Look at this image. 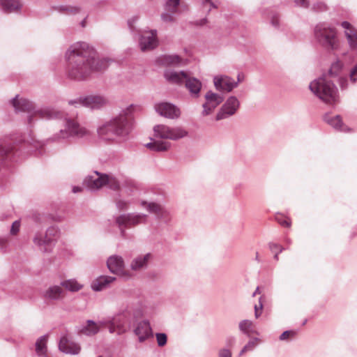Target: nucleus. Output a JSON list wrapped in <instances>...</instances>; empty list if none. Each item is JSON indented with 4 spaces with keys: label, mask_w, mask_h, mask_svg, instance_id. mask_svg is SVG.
<instances>
[{
    "label": "nucleus",
    "mask_w": 357,
    "mask_h": 357,
    "mask_svg": "<svg viewBox=\"0 0 357 357\" xmlns=\"http://www.w3.org/2000/svg\"><path fill=\"white\" fill-rule=\"evenodd\" d=\"M66 58L68 77L77 81L85 80L93 73L106 70L110 62L107 58H99L96 50L84 42L72 45Z\"/></svg>",
    "instance_id": "f257e3e1"
},
{
    "label": "nucleus",
    "mask_w": 357,
    "mask_h": 357,
    "mask_svg": "<svg viewBox=\"0 0 357 357\" xmlns=\"http://www.w3.org/2000/svg\"><path fill=\"white\" fill-rule=\"evenodd\" d=\"M132 110L133 105H131L122 110L117 116L98 126V136L102 140L112 142L125 140L132 130Z\"/></svg>",
    "instance_id": "f03ea898"
},
{
    "label": "nucleus",
    "mask_w": 357,
    "mask_h": 357,
    "mask_svg": "<svg viewBox=\"0 0 357 357\" xmlns=\"http://www.w3.org/2000/svg\"><path fill=\"white\" fill-rule=\"evenodd\" d=\"M153 139L145 146L147 149L157 152L166 151L171 143L160 139L178 140L188 135V132L181 127H169L166 125H156L153 128Z\"/></svg>",
    "instance_id": "7ed1b4c3"
},
{
    "label": "nucleus",
    "mask_w": 357,
    "mask_h": 357,
    "mask_svg": "<svg viewBox=\"0 0 357 357\" xmlns=\"http://www.w3.org/2000/svg\"><path fill=\"white\" fill-rule=\"evenodd\" d=\"M142 315L143 307L139 302V306H135V303H130L112 319L103 321H107L105 327L108 328L110 333L122 335L127 331V324L140 318Z\"/></svg>",
    "instance_id": "20e7f679"
},
{
    "label": "nucleus",
    "mask_w": 357,
    "mask_h": 357,
    "mask_svg": "<svg viewBox=\"0 0 357 357\" xmlns=\"http://www.w3.org/2000/svg\"><path fill=\"white\" fill-rule=\"evenodd\" d=\"M314 36L317 43L327 51H334L340 48V43L337 30L326 23L321 22L315 26Z\"/></svg>",
    "instance_id": "39448f33"
},
{
    "label": "nucleus",
    "mask_w": 357,
    "mask_h": 357,
    "mask_svg": "<svg viewBox=\"0 0 357 357\" xmlns=\"http://www.w3.org/2000/svg\"><path fill=\"white\" fill-rule=\"evenodd\" d=\"M309 88L314 95L328 104H335L339 100L337 88L326 79V75L312 81Z\"/></svg>",
    "instance_id": "423d86ee"
},
{
    "label": "nucleus",
    "mask_w": 357,
    "mask_h": 357,
    "mask_svg": "<svg viewBox=\"0 0 357 357\" xmlns=\"http://www.w3.org/2000/svg\"><path fill=\"white\" fill-rule=\"evenodd\" d=\"M84 183L91 190H98L103 186H107L113 190H118L120 188V183L115 177L97 171L88 176L84 180Z\"/></svg>",
    "instance_id": "0eeeda50"
},
{
    "label": "nucleus",
    "mask_w": 357,
    "mask_h": 357,
    "mask_svg": "<svg viewBox=\"0 0 357 357\" xmlns=\"http://www.w3.org/2000/svg\"><path fill=\"white\" fill-rule=\"evenodd\" d=\"M63 122L65 128L61 129L58 133H56L52 137L53 140L67 139L71 137L81 138L88 135L89 133V131L85 128L81 126L75 119L65 118Z\"/></svg>",
    "instance_id": "6e6552de"
},
{
    "label": "nucleus",
    "mask_w": 357,
    "mask_h": 357,
    "mask_svg": "<svg viewBox=\"0 0 357 357\" xmlns=\"http://www.w3.org/2000/svg\"><path fill=\"white\" fill-rule=\"evenodd\" d=\"M146 215L143 213H126L116 218L115 222L118 225L121 236L126 237V229L136 226L146 222Z\"/></svg>",
    "instance_id": "1a4fd4ad"
},
{
    "label": "nucleus",
    "mask_w": 357,
    "mask_h": 357,
    "mask_svg": "<svg viewBox=\"0 0 357 357\" xmlns=\"http://www.w3.org/2000/svg\"><path fill=\"white\" fill-rule=\"evenodd\" d=\"M107 102V99L103 96L89 95L69 100L68 104L76 107L84 106L92 109H98L105 106Z\"/></svg>",
    "instance_id": "9d476101"
},
{
    "label": "nucleus",
    "mask_w": 357,
    "mask_h": 357,
    "mask_svg": "<svg viewBox=\"0 0 357 357\" xmlns=\"http://www.w3.org/2000/svg\"><path fill=\"white\" fill-rule=\"evenodd\" d=\"M107 266L109 271L114 274L130 278L131 274L125 271V263L122 257L114 255L110 256L107 260Z\"/></svg>",
    "instance_id": "9b49d317"
},
{
    "label": "nucleus",
    "mask_w": 357,
    "mask_h": 357,
    "mask_svg": "<svg viewBox=\"0 0 357 357\" xmlns=\"http://www.w3.org/2000/svg\"><path fill=\"white\" fill-rule=\"evenodd\" d=\"M59 230L55 227H49L43 238L39 235H36L33 238V242L36 245L40 247V250L43 252L49 251L48 248L45 246H50L53 241L58 237Z\"/></svg>",
    "instance_id": "f8f14e48"
},
{
    "label": "nucleus",
    "mask_w": 357,
    "mask_h": 357,
    "mask_svg": "<svg viewBox=\"0 0 357 357\" xmlns=\"http://www.w3.org/2000/svg\"><path fill=\"white\" fill-rule=\"evenodd\" d=\"M158 45L156 30L144 31L139 38V46L142 51L153 50Z\"/></svg>",
    "instance_id": "ddd939ff"
},
{
    "label": "nucleus",
    "mask_w": 357,
    "mask_h": 357,
    "mask_svg": "<svg viewBox=\"0 0 357 357\" xmlns=\"http://www.w3.org/2000/svg\"><path fill=\"white\" fill-rule=\"evenodd\" d=\"M205 98L206 102L203 104V116L210 114L224 100L223 96L212 91L207 92Z\"/></svg>",
    "instance_id": "4468645a"
},
{
    "label": "nucleus",
    "mask_w": 357,
    "mask_h": 357,
    "mask_svg": "<svg viewBox=\"0 0 357 357\" xmlns=\"http://www.w3.org/2000/svg\"><path fill=\"white\" fill-rule=\"evenodd\" d=\"M33 116H38L45 119H57L63 117V113L52 107H43L38 110H34L31 114L28 116V123H32Z\"/></svg>",
    "instance_id": "2eb2a0df"
},
{
    "label": "nucleus",
    "mask_w": 357,
    "mask_h": 357,
    "mask_svg": "<svg viewBox=\"0 0 357 357\" xmlns=\"http://www.w3.org/2000/svg\"><path fill=\"white\" fill-rule=\"evenodd\" d=\"M238 107V101L234 97H230L222 105L221 109L216 115V120L219 121L233 115Z\"/></svg>",
    "instance_id": "dca6fc26"
},
{
    "label": "nucleus",
    "mask_w": 357,
    "mask_h": 357,
    "mask_svg": "<svg viewBox=\"0 0 357 357\" xmlns=\"http://www.w3.org/2000/svg\"><path fill=\"white\" fill-rule=\"evenodd\" d=\"M156 112L161 116L168 119H175L180 116V110L174 105L162 102L155 106Z\"/></svg>",
    "instance_id": "f3484780"
},
{
    "label": "nucleus",
    "mask_w": 357,
    "mask_h": 357,
    "mask_svg": "<svg viewBox=\"0 0 357 357\" xmlns=\"http://www.w3.org/2000/svg\"><path fill=\"white\" fill-rule=\"evenodd\" d=\"M213 81L216 89L221 91L229 92L237 86V82L227 76H216Z\"/></svg>",
    "instance_id": "a211bd4d"
},
{
    "label": "nucleus",
    "mask_w": 357,
    "mask_h": 357,
    "mask_svg": "<svg viewBox=\"0 0 357 357\" xmlns=\"http://www.w3.org/2000/svg\"><path fill=\"white\" fill-rule=\"evenodd\" d=\"M59 348L61 351L71 355H77L81 350V347L77 343L69 340L66 336L61 338Z\"/></svg>",
    "instance_id": "6ab92c4d"
},
{
    "label": "nucleus",
    "mask_w": 357,
    "mask_h": 357,
    "mask_svg": "<svg viewBox=\"0 0 357 357\" xmlns=\"http://www.w3.org/2000/svg\"><path fill=\"white\" fill-rule=\"evenodd\" d=\"M66 293L60 285L49 287L43 294L44 299L50 301H60L65 297Z\"/></svg>",
    "instance_id": "aec40b11"
},
{
    "label": "nucleus",
    "mask_w": 357,
    "mask_h": 357,
    "mask_svg": "<svg viewBox=\"0 0 357 357\" xmlns=\"http://www.w3.org/2000/svg\"><path fill=\"white\" fill-rule=\"evenodd\" d=\"M107 326V321H100L96 323L92 320H87L86 325L83 326L79 331V333L87 336H92L97 334L101 328Z\"/></svg>",
    "instance_id": "412c9836"
},
{
    "label": "nucleus",
    "mask_w": 357,
    "mask_h": 357,
    "mask_svg": "<svg viewBox=\"0 0 357 357\" xmlns=\"http://www.w3.org/2000/svg\"><path fill=\"white\" fill-rule=\"evenodd\" d=\"M134 332L138 337V340L140 342H144L153 335L149 322L145 320L137 324Z\"/></svg>",
    "instance_id": "4be33fe9"
},
{
    "label": "nucleus",
    "mask_w": 357,
    "mask_h": 357,
    "mask_svg": "<svg viewBox=\"0 0 357 357\" xmlns=\"http://www.w3.org/2000/svg\"><path fill=\"white\" fill-rule=\"evenodd\" d=\"M341 25L345 29L344 33L350 47L357 48V29L347 21L342 22Z\"/></svg>",
    "instance_id": "5701e85b"
},
{
    "label": "nucleus",
    "mask_w": 357,
    "mask_h": 357,
    "mask_svg": "<svg viewBox=\"0 0 357 357\" xmlns=\"http://www.w3.org/2000/svg\"><path fill=\"white\" fill-rule=\"evenodd\" d=\"M116 280L115 277L101 275L95 279L91 283V289L95 291H100L107 288L111 283Z\"/></svg>",
    "instance_id": "b1692460"
},
{
    "label": "nucleus",
    "mask_w": 357,
    "mask_h": 357,
    "mask_svg": "<svg viewBox=\"0 0 357 357\" xmlns=\"http://www.w3.org/2000/svg\"><path fill=\"white\" fill-rule=\"evenodd\" d=\"M12 104L17 112H27L30 113L34 110V105L32 102L25 98H19L18 96H16L13 99Z\"/></svg>",
    "instance_id": "393cba45"
},
{
    "label": "nucleus",
    "mask_w": 357,
    "mask_h": 357,
    "mask_svg": "<svg viewBox=\"0 0 357 357\" xmlns=\"http://www.w3.org/2000/svg\"><path fill=\"white\" fill-rule=\"evenodd\" d=\"M164 76L165 79L172 84H181L185 81L188 75L184 71L176 72L172 70H167Z\"/></svg>",
    "instance_id": "a878e982"
},
{
    "label": "nucleus",
    "mask_w": 357,
    "mask_h": 357,
    "mask_svg": "<svg viewBox=\"0 0 357 357\" xmlns=\"http://www.w3.org/2000/svg\"><path fill=\"white\" fill-rule=\"evenodd\" d=\"M151 254L148 253L135 257L130 263V268L132 271H139L145 268L148 266V262L151 259Z\"/></svg>",
    "instance_id": "bb28decb"
},
{
    "label": "nucleus",
    "mask_w": 357,
    "mask_h": 357,
    "mask_svg": "<svg viewBox=\"0 0 357 357\" xmlns=\"http://www.w3.org/2000/svg\"><path fill=\"white\" fill-rule=\"evenodd\" d=\"M48 340V335H44L40 337L36 342L35 350L36 354L39 357H47V343Z\"/></svg>",
    "instance_id": "cd10ccee"
},
{
    "label": "nucleus",
    "mask_w": 357,
    "mask_h": 357,
    "mask_svg": "<svg viewBox=\"0 0 357 357\" xmlns=\"http://www.w3.org/2000/svg\"><path fill=\"white\" fill-rule=\"evenodd\" d=\"M185 83L191 95L197 96L202 88L201 82L196 78L187 77Z\"/></svg>",
    "instance_id": "c85d7f7f"
},
{
    "label": "nucleus",
    "mask_w": 357,
    "mask_h": 357,
    "mask_svg": "<svg viewBox=\"0 0 357 357\" xmlns=\"http://www.w3.org/2000/svg\"><path fill=\"white\" fill-rule=\"evenodd\" d=\"M0 5L6 13L17 11L22 6L20 0H0Z\"/></svg>",
    "instance_id": "c756f323"
},
{
    "label": "nucleus",
    "mask_w": 357,
    "mask_h": 357,
    "mask_svg": "<svg viewBox=\"0 0 357 357\" xmlns=\"http://www.w3.org/2000/svg\"><path fill=\"white\" fill-rule=\"evenodd\" d=\"M178 55H162L156 59V62L162 66H175L181 62Z\"/></svg>",
    "instance_id": "7c9ffc66"
},
{
    "label": "nucleus",
    "mask_w": 357,
    "mask_h": 357,
    "mask_svg": "<svg viewBox=\"0 0 357 357\" xmlns=\"http://www.w3.org/2000/svg\"><path fill=\"white\" fill-rule=\"evenodd\" d=\"M324 120L326 123L331 125L332 127L335 128L336 130L344 131V126L342 121L341 120L340 116L336 115L335 116H331L328 114L326 115L324 117Z\"/></svg>",
    "instance_id": "2f4dec72"
},
{
    "label": "nucleus",
    "mask_w": 357,
    "mask_h": 357,
    "mask_svg": "<svg viewBox=\"0 0 357 357\" xmlns=\"http://www.w3.org/2000/svg\"><path fill=\"white\" fill-rule=\"evenodd\" d=\"M60 284L61 287L73 292L78 291L82 288V285L75 279L63 280Z\"/></svg>",
    "instance_id": "473e14b6"
},
{
    "label": "nucleus",
    "mask_w": 357,
    "mask_h": 357,
    "mask_svg": "<svg viewBox=\"0 0 357 357\" xmlns=\"http://www.w3.org/2000/svg\"><path fill=\"white\" fill-rule=\"evenodd\" d=\"M12 151L10 144L0 143V167H1Z\"/></svg>",
    "instance_id": "72a5a7b5"
},
{
    "label": "nucleus",
    "mask_w": 357,
    "mask_h": 357,
    "mask_svg": "<svg viewBox=\"0 0 357 357\" xmlns=\"http://www.w3.org/2000/svg\"><path fill=\"white\" fill-rule=\"evenodd\" d=\"M141 204L144 206L149 212L154 213L156 215L161 211V208H162L160 204L155 202H146L143 201Z\"/></svg>",
    "instance_id": "f704fd0d"
},
{
    "label": "nucleus",
    "mask_w": 357,
    "mask_h": 357,
    "mask_svg": "<svg viewBox=\"0 0 357 357\" xmlns=\"http://www.w3.org/2000/svg\"><path fill=\"white\" fill-rule=\"evenodd\" d=\"M179 3L180 0H167L165 6V10L172 14L176 13Z\"/></svg>",
    "instance_id": "c9c22d12"
},
{
    "label": "nucleus",
    "mask_w": 357,
    "mask_h": 357,
    "mask_svg": "<svg viewBox=\"0 0 357 357\" xmlns=\"http://www.w3.org/2000/svg\"><path fill=\"white\" fill-rule=\"evenodd\" d=\"M57 10L64 14L73 15L77 13L79 11V8L72 6H60L57 8Z\"/></svg>",
    "instance_id": "e433bc0d"
},
{
    "label": "nucleus",
    "mask_w": 357,
    "mask_h": 357,
    "mask_svg": "<svg viewBox=\"0 0 357 357\" xmlns=\"http://www.w3.org/2000/svg\"><path fill=\"white\" fill-rule=\"evenodd\" d=\"M342 68V63L340 61L334 62L328 70L331 77H335L338 75Z\"/></svg>",
    "instance_id": "4c0bfd02"
},
{
    "label": "nucleus",
    "mask_w": 357,
    "mask_h": 357,
    "mask_svg": "<svg viewBox=\"0 0 357 357\" xmlns=\"http://www.w3.org/2000/svg\"><path fill=\"white\" fill-rule=\"evenodd\" d=\"M201 3L203 8H206L207 13H208L212 8H217L218 7V3L216 1H213L212 0H199Z\"/></svg>",
    "instance_id": "58836bf2"
},
{
    "label": "nucleus",
    "mask_w": 357,
    "mask_h": 357,
    "mask_svg": "<svg viewBox=\"0 0 357 357\" xmlns=\"http://www.w3.org/2000/svg\"><path fill=\"white\" fill-rule=\"evenodd\" d=\"M156 340L159 347H163L167 344V337L166 334L158 333L155 334Z\"/></svg>",
    "instance_id": "ea45409f"
},
{
    "label": "nucleus",
    "mask_w": 357,
    "mask_h": 357,
    "mask_svg": "<svg viewBox=\"0 0 357 357\" xmlns=\"http://www.w3.org/2000/svg\"><path fill=\"white\" fill-rule=\"evenodd\" d=\"M269 248L273 253L275 254L274 258L276 260H278V254L282 252V247L276 243H270Z\"/></svg>",
    "instance_id": "a19ab883"
},
{
    "label": "nucleus",
    "mask_w": 357,
    "mask_h": 357,
    "mask_svg": "<svg viewBox=\"0 0 357 357\" xmlns=\"http://www.w3.org/2000/svg\"><path fill=\"white\" fill-rule=\"evenodd\" d=\"M263 304L261 302V297L259 298L258 303L255 304V313L256 318H258L262 312Z\"/></svg>",
    "instance_id": "79ce46f5"
},
{
    "label": "nucleus",
    "mask_w": 357,
    "mask_h": 357,
    "mask_svg": "<svg viewBox=\"0 0 357 357\" xmlns=\"http://www.w3.org/2000/svg\"><path fill=\"white\" fill-rule=\"evenodd\" d=\"M259 342L260 340L258 337H251L247 343V350L252 349L255 347L259 344Z\"/></svg>",
    "instance_id": "37998d69"
},
{
    "label": "nucleus",
    "mask_w": 357,
    "mask_h": 357,
    "mask_svg": "<svg viewBox=\"0 0 357 357\" xmlns=\"http://www.w3.org/2000/svg\"><path fill=\"white\" fill-rule=\"evenodd\" d=\"M129 206V202L125 200L119 199L116 202V206L119 210H126Z\"/></svg>",
    "instance_id": "c03bdc74"
},
{
    "label": "nucleus",
    "mask_w": 357,
    "mask_h": 357,
    "mask_svg": "<svg viewBox=\"0 0 357 357\" xmlns=\"http://www.w3.org/2000/svg\"><path fill=\"white\" fill-rule=\"evenodd\" d=\"M20 227V222L18 220L15 221L10 228V234L15 235L19 231Z\"/></svg>",
    "instance_id": "a18cd8bd"
},
{
    "label": "nucleus",
    "mask_w": 357,
    "mask_h": 357,
    "mask_svg": "<svg viewBox=\"0 0 357 357\" xmlns=\"http://www.w3.org/2000/svg\"><path fill=\"white\" fill-rule=\"evenodd\" d=\"M218 357H231V352L229 348H223L220 349Z\"/></svg>",
    "instance_id": "49530a36"
},
{
    "label": "nucleus",
    "mask_w": 357,
    "mask_h": 357,
    "mask_svg": "<svg viewBox=\"0 0 357 357\" xmlns=\"http://www.w3.org/2000/svg\"><path fill=\"white\" fill-rule=\"evenodd\" d=\"M294 335H295V332H294L292 331H286L280 335V340H287L289 337L294 336Z\"/></svg>",
    "instance_id": "de8ad7c7"
},
{
    "label": "nucleus",
    "mask_w": 357,
    "mask_h": 357,
    "mask_svg": "<svg viewBox=\"0 0 357 357\" xmlns=\"http://www.w3.org/2000/svg\"><path fill=\"white\" fill-rule=\"evenodd\" d=\"M350 80L352 82H356L357 80V64L351 69L349 74Z\"/></svg>",
    "instance_id": "09e8293b"
},
{
    "label": "nucleus",
    "mask_w": 357,
    "mask_h": 357,
    "mask_svg": "<svg viewBox=\"0 0 357 357\" xmlns=\"http://www.w3.org/2000/svg\"><path fill=\"white\" fill-rule=\"evenodd\" d=\"M8 239L7 238H0V249L5 252L8 245Z\"/></svg>",
    "instance_id": "8fccbe9b"
},
{
    "label": "nucleus",
    "mask_w": 357,
    "mask_h": 357,
    "mask_svg": "<svg viewBox=\"0 0 357 357\" xmlns=\"http://www.w3.org/2000/svg\"><path fill=\"white\" fill-rule=\"evenodd\" d=\"M161 18L164 22H173L174 17L172 14L165 13L161 15Z\"/></svg>",
    "instance_id": "3c124183"
},
{
    "label": "nucleus",
    "mask_w": 357,
    "mask_h": 357,
    "mask_svg": "<svg viewBox=\"0 0 357 357\" xmlns=\"http://www.w3.org/2000/svg\"><path fill=\"white\" fill-rule=\"evenodd\" d=\"M277 221L282 226L288 227L290 226V222L283 217H277Z\"/></svg>",
    "instance_id": "603ef678"
},
{
    "label": "nucleus",
    "mask_w": 357,
    "mask_h": 357,
    "mask_svg": "<svg viewBox=\"0 0 357 357\" xmlns=\"http://www.w3.org/2000/svg\"><path fill=\"white\" fill-rule=\"evenodd\" d=\"M168 215H169V212L162 207L161 208V211L159 212L156 216L158 217V218H160V219H165L168 217Z\"/></svg>",
    "instance_id": "864d4df0"
},
{
    "label": "nucleus",
    "mask_w": 357,
    "mask_h": 357,
    "mask_svg": "<svg viewBox=\"0 0 357 357\" xmlns=\"http://www.w3.org/2000/svg\"><path fill=\"white\" fill-rule=\"evenodd\" d=\"M236 343V338L233 336L227 337L226 339V344L228 347L231 348Z\"/></svg>",
    "instance_id": "5fc2aeb1"
},
{
    "label": "nucleus",
    "mask_w": 357,
    "mask_h": 357,
    "mask_svg": "<svg viewBox=\"0 0 357 357\" xmlns=\"http://www.w3.org/2000/svg\"><path fill=\"white\" fill-rule=\"evenodd\" d=\"M296 5L303 7L308 8L309 6V0H294Z\"/></svg>",
    "instance_id": "6e6d98bb"
},
{
    "label": "nucleus",
    "mask_w": 357,
    "mask_h": 357,
    "mask_svg": "<svg viewBox=\"0 0 357 357\" xmlns=\"http://www.w3.org/2000/svg\"><path fill=\"white\" fill-rule=\"evenodd\" d=\"M339 84L342 89H345L347 88L348 80L345 77H340L339 79Z\"/></svg>",
    "instance_id": "4d7b16f0"
},
{
    "label": "nucleus",
    "mask_w": 357,
    "mask_h": 357,
    "mask_svg": "<svg viewBox=\"0 0 357 357\" xmlns=\"http://www.w3.org/2000/svg\"><path fill=\"white\" fill-rule=\"evenodd\" d=\"M271 24L275 27H278L279 26V19L276 15H273L271 18Z\"/></svg>",
    "instance_id": "13d9d810"
},
{
    "label": "nucleus",
    "mask_w": 357,
    "mask_h": 357,
    "mask_svg": "<svg viewBox=\"0 0 357 357\" xmlns=\"http://www.w3.org/2000/svg\"><path fill=\"white\" fill-rule=\"evenodd\" d=\"M137 20H138V17H133L130 20H128V25L132 30L134 29L133 24L135 23Z\"/></svg>",
    "instance_id": "bf43d9fd"
},
{
    "label": "nucleus",
    "mask_w": 357,
    "mask_h": 357,
    "mask_svg": "<svg viewBox=\"0 0 357 357\" xmlns=\"http://www.w3.org/2000/svg\"><path fill=\"white\" fill-rule=\"evenodd\" d=\"M239 328L243 333H245V320H242L239 323Z\"/></svg>",
    "instance_id": "052dcab7"
},
{
    "label": "nucleus",
    "mask_w": 357,
    "mask_h": 357,
    "mask_svg": "<svg viewBox=\"0 0 357 357\" xmlns=\"http://www.w3.org/2000/svg\"><path fill=\"white\" fill-rule=\"evenodd\" d=\"M206 23H207V19L205 17V18H203V19H202L200 20L197 21L195 22V24L198 25V26H204Z\"/></svg>",
    "instance_id": "680f3d73"
},
{
    "label": "nucleus",
    "mask_w": 357,
    "mask_h": 357,
    "mask_svg": "<svg viewBox=\"0 0 357 357\" xmlns=\"http://www.w3.org/2000/svg\"><path fill=\"white\" fill-rule=\"evenodd\" d=\"M82 190V188L80 187H78V186H75L73 187V192L74 193H76V192H80Z\"/></svg>",
    "instance_id": "e2e57ef3"
},
{
    "label": "nucleus",
    "mask_w": 357,
    "mask_h": 357,
    "mask_svg": "<svg viewBox=\"0 0 357 357\" xmlns=\"http://www.w3.org/2000/svg\"><path fill=\"white\" fill-rule=\"evenodd\" d=\"M317 6H318V9L320 10H324L326 8L325 5L322 3H318Z\"/></svg>",
    "instance_id": "0e129e2a"
},
{
    "label": "nucleus",
    "mask_w": 357,
    "mask_h": 357,
    "mask_svg": "<svg viewBox=\"0 0 357 357\" xmlns=\"http://www.w3.org/2000/svg\"><path fill=\"white\" fill-rule=\"evenodd\" d=\"M260 294L259 288L257 287L255 291L253 293V296H255L256 294Z\"/></svg>",
    "instance_id": "69168bd1"
},
{
    "label": "nucleus",
    "mask_w": 357,
    "mask_h": 357,
    "mask_svg": "<svg viewBox=\"0 0 357 357\" xmlns=\"http://www.w3.org/2000/svg\"><path fill=\"white\" fill-rule=\"evenodd\" d=\"M244 352H245V346H244V347L242 348V349H241V352H240V355H242Z\"/></svg>",
    "instance_id": "338daca9"
},
{
    "label": "nucleus",
    "mask_w": 357,
    "mask_h": 357,
    "mask_svg": "<svg viewBox=\"0 0 357 357\" xmlns=\"http://www.w3.org/2000/svg\"><path fill=\"white\" fill-rule=\"evenodd\" d=\"M82 25L83 26H84V21H83V22H82Z\"/></svg>",
    "instance_id": "774afa93"
}]
</instances>
